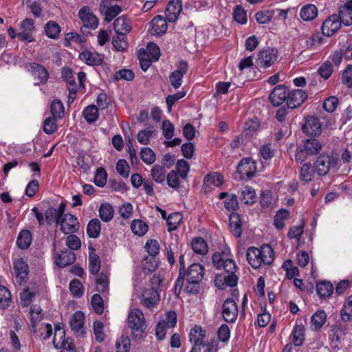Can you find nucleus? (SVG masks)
Masks as SVG:
<instances>
[{
    "mask_svg": "<svg viewBox=\"0 0 352 352\" xmlns=\"http://www.w3.org/2000/svg\"><path fill=\"white\" fill-rule=\"evenodd\" d=\"M246 257L248 263L254 269L262 265H270L274 261V251L269 245H263L260 249L250 247L247 250Z\"/></svg>",
    "mask_w": 352,
    "mask_h": 352,
    "instance_id": "obj_1",
    "label": "nucleus"
},
{
    "mask_svg": "<svg viewBox=\"0 0 352 352\" xmlns=\"http://www.w3.org/2000/svg\"><path fill=\"white\" fill-rule=\"evenodd\" d=\"M158 283V279L153 277L151 280V284L142 290L140 297V303L148 309H153L155 307L160 300V294L157 290L154 287V284Z\"/></svg>",
    "mask_w": 352,
    "mask_h": 352,
    "instance_id": "obj_2",
    "label": "nucleus"
},
{
    "mask_svg": "<svg viewBox=\"0 0 352 352\" xmlns=\"http://www.w3.org/2000/svg\"><path fill=\"white\" fill-rule=\"evenodd\" d=\"M230 254L229 250L216 252L212 256V264L217 270L223 269L230 274H234L237 267L235 261L230 257Z\"/></svg>",
    "mask_w": 352,
    "mask_h": 352,
    "instance_id": "obj_3",
    "label": "nucleus"
},
{
    "mask_svg": "<svg viewBox=\"0 0 352 352\" xmlns=\"http://www.w3.org/2000/svg\"><path fill=\"white\" fill-rule=\"evenodd\" d=\"M53 344L56 349H61V352H76L74 346L69 338H65V333L62 325H56Z\"/></svg>",
    "mask_w": 352,
    "mask_h": 352,
    "instance_id": "obj_4",
    "label": "nucleus"
},
{
    "mask_svg": "<svg viewBox=\"0 0 352 352\" xmlns=\"http://www.w3.org/2000/svg\"><path fill=\"white\" fill-rule=\"evenodd\" d=\"M278 52L276 48L267 47L261 50L256 56L255 63L259 68H268L278 59Z\"/></svg>",
    "mask_w": 352,
    "mask_h": 352,
    "instance_id": "obj_5",
    "label": "nucleus"
},
{
    "mask_svg": "<svg viewBox=\"0 0 352 352\" xmlns=\"http://www.w3.org/2000/svg\"><path fill=\"white\" fill-rule=\"evenodd\" d=\"M127 322L129 327L131 329L133 333L135 331L142 333L146 329L144 315L140 309L132 308L130 309L128 314Z\"/></svg>",
    "mask_w": 352,
    "mask_h": 352,
    "instance_id": "obj_6",
    "label": "nucleus"
},
{
    "mask_svg": "<svg viewBox=\"0 0 352 352\" xmlns=\"http://www.w3.org/2000/svg\"><path fill=\"white\" fill-rule=\"evenodd\" d=\"M58 224L60 226V230L65 234H73L79 229L78 219L69 213L64 214L63 212Z\"/></svg>",
    "mask_w": 352,
    "mask_h": 352,
    "instance_id": "obj_7",
    "label": "nucleus"
},
{
    "mask_svg": "<svg viewBox=\"0 0 352 352\" xmlns=\"http://www.w3.org/2000/svg\"><path fill=\"white\" fill-rule=\"evenodd\" d=\"M20 32L19 40L25 43H31L34 41L33 32L34 30V20L30 18L25 19L19 24Z\"/></svg>",
    "mask_w": 352,
    "mask_h": 352,
    "instance_id": "obj_8",
    "label": "nucleus"
},
{
    "mask_svg": "<svg viewBox=\"0 0 352 352\" xmlns=\"http://www.w3.org/2000/svg\"><path fill=\"white\" fill-rule=\"evenodd\" d=\"M99 10L104 16V21L107 22L111 21L122 11L118 5L113 4L110 0H102Z\"/></svg>",
    "mask_w": 352,
    "mask_h": 352,
    "instance_id": "obj_9",
    "label": "nucleus"
},
{
    "mask_svg": "<svg viewBox=\"0 0 352 352\" xmlns=\"http://www.w3.org/2000/svg\"><path fill=\"white\" fill-rule=\"evenodd\" d=\"M237 172L242 179L254 177L256 172V162L251 158L242 159L238 165Z\"/></svg>",
    "mask_w": 352,
    "mask_h": 352,
    "instance_id": "obj_10",
    "label": "nucleus"
},
{
    "mask_svg": "<svg viewBox=\"0 0 352 352\" xmlns=\"http://www.w3.org/2000/svg\"><path fill=\"white\" fill-rule=\"evenodd\" d=\"M238 307L233 299H226L222 306V316L227 322H233L238 316Z\"/></svg>",
    "mask_w": 352,
    "mask_h": 352,
    "instance_id": "obj_11",
    "label": "nucleus"
},
{
    "mask_svg": "<svg viewBox=\"0 0 352 352\" xmlns=\"http://www.w3.org/2000/svg\"><path fill=\"white\" fill-rule=\"evenodd\" d=\"M78 16L83 24V27L89 29H96L98 25V20L89 7L84 6L78 12Z\"/></svg>",
    "mask_w": 352,
    "mask_h": 352,
    "instance_id": "obj_12",
    "label": "nucleus"
},
{
    "mask_svg": "<svg viewBox=\"0 0 352 352\" xmlns=\"http://www.w3.org/2000/svg\"><path fill=\"white\" fill-rule=\"evenodd\" d=\"M341 23L338 15H331L323 22L322 25V32L323 35L331 36L340 28Z\"/></svg>",
    "mask_w": 352,
    "mask_h": 352,
    "instance_id": "obj_13",
    "label": "nucleus"
},
{
    "mask_svg": "<svg viewBox=\"0 0 352 352\" xmlns=\"http://www.w3.org/2000/svg\"><path fill=\"white\" fill-rule=\"evenodd\" d=\"M302 131L309 135H318L321 133L322 125L319 119L314 116H308L302 125Z\"/></svg>",
    "mask_w": 352,
    "mask_h": 352,
    "instance_id": "obj_14",
    "label": "nucleus"
},
{
    "mask_svg": "<svg viewBox=\"0 0 352 352\" xmlns=\"http://www.w3.org/2000/svg\"><path fill=\"white\" fill-rule=\"evenodd\" d=\"M28 69L31 72L37 84L45 83L48 78L49 74L47 69L42 65L32 63L27 65Z\"/></svg>",
    "mask_w": 352,
    "mask_h": 352,
    "instance_id": "obj_15",
    "label": "nucleus"
},
{
    "mask_svg": "<svg viewBox=\"0 0 352 352\" xmlns=\"http://www.w3.org/2000/svg\"><path fill=\"white\" fill-rule=\"evenodd\" d=\"M306 92L302 89H295L289 91L287 104L290 109H295L300 106L307 99Z\"/></svg>",
    "mask_w": 352,
    "mask_h": 352,
    "instance_id": "obj_16",
    "label": "nucleus"
},
{
    "mask_svg": "<svg viewBox=\"0 0 352 352\" xmlns=\"http://www.w3.org/2000/svg\"><path fill=\"white\" fill-rule=\"evenodd\" d=\"M14 270L16 281L21 284L26 281L28 276V265L23 258H16L14 261Z\"/></svg>",
    "mask_w": 352,
    "mask_h": 352,
    "instance_id": "obj_17",
    "label": "nucleus"
},
{
    "mask_svg": "<svg viewBox=\"0 0 352 352\" xmlns=\"http://www.w3.org/2000/svg\"><path fill=\"white\" fill-rule=\"evenodd\" d=\"M187 63L185 61H181L178 64L177 69L171 73L169 76V79L171 85L175 89H177L182 85V78L184 75L187 72Z\"/></svg>",
    "mask_w": 352,
    "mask_h": 352,
    "instance_id": "obj_18",
    "label": "nucleus"
},
{
    "mask_svg": "<svg viewBox=\"0 0 352 352\" xmlns=\"http://www.w3.org/2000/svg\"><path fill=\"white\" fill-rule=\"evenodd\" d=\"M289 91L283 85H278L274 88L270 95V99L274 106H279L287 100Z\"/></svg>",
    "mask_w": 352,
    "mask_h": 352,
    "instance_id": "obj_19",
    "label": "nucleus"
},
{
    "mask_svg": "<svg viewBox=\"0 0 352 352\" xmlns=\"http://www.w3.org/2000/svg\"><path fill=\"white\" fill-rule=\"evenodd\" d=\"M204 268L198 263H193L189 266L186 278L187 282L190 283H199L204 278Z\"/></svg>",
    "mask_w": 352,
    "mask_h": 352,
    "instance_id": "obj_20",
    "label": "nucleus"
},
{
    "mask_svg": "<svg viewBox=\"0 0 352 352\" xmlns=\"http://www.w3.org/2000/svg\"><path fill=\"white\" fill-rule=\"evenodd\" d=\"M166 19L158 15L150 22L149 32L152 35L162 36L167 30Z\"/></svg>",
    "mask_w": 352,
    "mask_h": 352,
    "instance_id": "obj_21",
    "label": "nucleus"
},
{
    "mask_svg": "<svg viewBox=\"0 0 352 352\" xmlns=\"http://www.w3.org/2000/svg\"><path fill=\"white\" fill-rule=\"evenodd\" d=\"M182 10V2L179 0L169 1L166 6L165 15L169 22H175Z\"/></svg>",
    "mask_w": 352,
    "mask_h": 352,
    "instance_id": "obj_22",
    "label": "nucleus"
},
{
    "mask_svg": "<svg viewBox=\"0 0 352 352\" xmlns=\"http://www.w3.org/2000/svg\"><path fill=\"white\" fill-rule=\"evenodd\" d=\"M79 58L88 65H99L103 60L104 55L96 52L85 50L80 53Z\"/></svg>",
    "mask_w": 352,
    "mask_h": 352,
    "instance_id": "obj_23",
    "label": "nucleus"
},
{
    "mask_svg": "<svg viewBox=\"0 0 352 352\" xmlns=\"http://www.w3.org/2000/svg\"><path fill=\"white\" fill-rule=\"evenodd\" d=\"M237 276L235 274L223 275L217 274L214 278V285L220 289L226 287H233L237 283Z\"/></svg>",
    "mask_w": 352,
    "mask_h": 352,
    "instance_id": "obj_24",
    "label": "nucleus"
},
{
    "mask_svg": "<svg viewBox=\"0 0 352 352\" xmlns=\"http://www.w3.org/2000/svg\"><path fill=\"white\" fill-rule=\"evenodd\" d=\"M76 259L74 253L71 251L65 250L56 253L54 255V262L60 267H65L67 265L72 264Z\"/></svg>",
    "mask_w": 352,
    "mask_h": 352,
    "instance_id": "obj_25",
    "label": "nucleus"
},
{
    "mask_svg": "<svg viewBox=\"0 0 352 352\" xmlns=\"http://www.w3.org/2000/svg\"><path fill=\"white\" fill-rule=\"evenodd\" d=\"M84 314L80 311H76L70 318L69 321L72 330L79 334L84 333Z\"/></svg>",
    "mask_w": 352,
    "mask_h": 352,
    "instance_id": "obj_26",
    "label": "nucleus"
},
{
    "mask_svg": "<svg viewBox=\"0 0 352 352\" xmlns=\"http://www.w3.org/2000/svg\"><path fill=\"white\" fill-rule=\"evenodd\" d=\"M113 28L117 34L126 36L131 30V23L126 16H121L115 20Z\"/></svg>",
    "mask_w": 352,
    "mask_h": 352,
    "instance_id": "obj_27",
    "label": "nucleus"
},
{
    "mask_svg": "<svg viewBox=\"0 0 352 352\" xmlns=\"http://www.w3.org/2000/svg\"><path fill=\"white\" fill-rule=\"evenodd\" d=\"M65 211V205L61 204L58 208H50L45 212V219L47 224H52L55 221L57 224L58 220Z\"/></svg>",
    "mask_w": 352,
    "mask_h": 352,
    "instance_id": "obj_28",
    "label": "nucleus"
},
{
    "mask_svg": "<svg viewBox=\"0 0 352 352\" xmlns=\"http://www.w3.org/2000/svg\"><path fill=\"white\" fill-rule=\"evenodd\" d=\"M339 20L344 25L349 26L352 24V7L349 5L341 3L339 6Z\"/></svg>",
    "mask_w": 352,
    "mask_h": 352,
    "instance_id": "obj_29",
    "label": "nucleus"
},
{
    "mask_svg": "<svg viewBox=\"0 0 352 352\" xmlns=\"http://www.w3.org/2000/svg\"><path fill=\"white\" fill-rule=\"evenodd\" d=\"M318 16V8L313 4H307L302 7L300 16L305 21H311Z\"/></svg>",
    "mask_w": 352,
    "mask_h": 352,
    "instance_id": "obj_30",
    "label": "nucleus"
},
{
    "mask_svg": "<svg viewBox=\"0 0 352 352\" xmlns=\"http://www.w3.org/2000/svg\"><path fill=\"white\" fill-rule=\"evenodd\" d=\"M327 320V314L324 310H319L314 313L311 318V328L314 331H318L324 325Z\"/></svg>",
    "mask_w": 352,
    "mask_h": 352,
    "instance_id": "obj_31",
    "label": "nucleus"
},
{
    "mask_svg": "<svg viewBox=\"0 0 352 352\" xmlns=\"http://www.w3.org/2000/svg\"><path fill=\"white\" fill-rule=\"evenodd\" d=\"M191 248L195 254L200 255H205L208 252V244L201 237H195L192 239Z\"/></svg>",
    "mask_w": 352,
    "mask_h": 352,
    "instance_id": "obj_32",
    "label": "nucleus"
},
{
    "mask_svg": "<svg viewBox=\"0 0 352 352\" xmlns=\"http://www.w3.org/2000/svg\"><path fill=\"white\" fill-rule=\"evenodd\" d=\"M306 154L309 155H315L319 153L322 148V144L316 139H307L302 145Z\"/></svg>",
    "mask_w": 352,
    "mask_h": 352,
    "instance_id": "obj_33",
    "label": "nucleus"
},
{
    "mask_svg": "<svg viewBox=\"0 0 352 352\" xmlns=\"http://www.w3.org/2000/svg\"><path fill=\"white\" fill-rule=\"evenodd\" d=\"M292 342L295 346H301L305 338V329L302 324H296L292 333Z\"/></svg>",
    "mask_w": 352,
    "mask_h": 352,
    "instance_id": "obj_34",
    "label": "nucleus"
},
{
    "mask_svg": "<svg viewBox=\"0 0 352 352\" xmlns=\"http://www.w3.org/2000/svg\"><path fill=\"white\" fill-rule=\"evenodd\" d=\"M220 199H226L224 206L228 211H234L238 208L237 197L234 194L221 192L219 195Z\"/></svg>",
    "mask_w": 352,
    "mask_h": 352,
    "instance_id": "obj_35",
    "label": "nucleus"
},
{
    "mask_svg": "<svg viewBox=\"0 0 352 352\" xmlns=\"http://www.w3.org/2000/svg\"><path fill=\"white\" fill-rule=\"evenodd\" d=\"M223 183V177L217 173L207 175L204 177V186L208 188H211L212 186H221Z\"/></svg>",
    "mask_w": 352,
    "mask_h": 352,
    "instance_id": "obj_36",
    "label": "nucleus"
},
{
    "mask_svg": "<svg viewBox=\"0 0 352 352\" xmlns=\"http://www.w3.org/2000/svg\"><path fill=\"white\" fill-rule=\"evenodd\" d=\"M189 340L193 346L197 344H201L204 342V338L205 337V331L201 327L195 326L191 329L189 333Z\"/></svg>",
    "mask_w": 352,
    "mask_h": 352,
    "instance_id": "obj_37",
    "label": "nucleus"
},
{
    "mask_svg": "<svg viewBox=\"0 0 352 352\" xmlns=\"http://www.w3.org/2000/svg\"><path fill=\"white\" fill-rule=\"evenodd\" d=\"M44 31L48 38L56 39L58 37L61 28L56 22L50 21L45 25Z\"/></svg>",
    "mask_w": 352,
    "mask_h": 352,
    "instance_id": "obj_38",
    "label": "nucleus"
},
{
    "mask_svg": "<svg viewBox=\"0 0 352 352\" xmlns=\"http://www.w3.org/2000/svg\"><path fill=\"white\" fill-rule=\"evenodd\" d=\"M324 38L319 34H314L309 37L305 46L308 50H317L324 44Z\"/></svg>",
    "mask_w": 352,
    "mask_h": 352,
    "instance_id": "obj_39",
    "label": "nucleus"
},
{
    "mask_svg": "<svg viewBox=\"0 0 352 352\" xmlns=\"http://www.w3.org/2000/svg\"><path fill=\"white\" fill-rule=\"evenodd\" d=\"M155 135V129L153 126H148L146 129L139 131L137 139L141 144H148L150 138Z\"/></svg>",
    "mask_w": 352,
    "mask_h": 352,
    "instance_id": "obj_40",
    "label": "nucleus"
},
{
    "mask_svg": "<svg viewBox=\"0 0 352 352\" xmlns=\"http://www.w3.org/2000/svg\"><path fill=\"white\" fill-rule=\"evenodd\" d=\"M241 200L246 204H252L256 201L254 189L250 186H245L241 190Z\"/></svg>",
    "mask_w": 352,
    "mask_h": 352,
    "instance_id": "obj_41",
    "label": "nucleus"
},
{
    "mask_svg": "<svg viewBox=\"0 0 352 352\" xmlns=\"http://www.w3.org/2000/svg\"><path fill=\"white\" fill-rule=\"evenodd\" d=\"M316 170L319 175H326L330 167V159L328 156H320L316 161Z\"/></svg>",
    "mask_w": 352,
    "mask_h": 352,
    "instance_id": "obj_42",
    "label": "nucleus"
},
{
    "mask_svg": "<svg viewBox=\"0 0 352 352\" xmlns=\"http://www.w3.org/2000/svg\"><path fill=\"white\" fill-rule=\"evenodd\" d=\"M230 228L232 233L236 237H240L241 235V221L238 214L232 213L230 215Z\"/></svg>",
    "mask_w": 352,
    "mask_h": 352,
    "instance_id": "obj_43",
    "label": "nucleus"
},
{
    "mask_svg": "<svg viewBox=\"0 0 352 352\" xmlns=\"http://www.w3.org/2000/svg\"><path fill=\"white\" fill-rule=\"evenodd\" d=\"M317 293L322 298H326L330 296L333 292V286L329 281H321L317 285Z\"/></svg>",
    "mask_w": 352,
    "mask_h": 352,
    "instance_id": "obj_44",
    "label": "nucleus"
},
{
    "mask_svg": "<svg viewBox=\"0 0 352 352\" xmlns=\"http://www.w3.org/2000/svg\"><path fill=\"white\" fill-rule=\"evenodd\" d=\"M152 179L157 183L162 184L166 179V170L164 166L156 164L151 170Z\"/></svg>",
    "mask_w": 352,
    "mask_h": 352,
    "instance_id": "obj_45",
    "label": "nucleus"
},
{
    "mask_svg": "<svg viewBox=\"0 0 352 352\" xmlns=\"http://www.w3.org/2000/svg\"><path fill=\"white\" fill-rule=\"evenodd\" d=\"M82 114L88 123H94L98 118V109L95 105H89L84 109Z\"/></svg>",
    "mask_w": 352,
    "mask_h": 352,
    "instance_id": "obj_46",
    "label": "nucleus"
},
{
    "mask_svg": "<svg viewBox=\"0 0 352 352\" xmlns=\"http://www.w3.org/2000/svg\"><path fill=\"white\" fill-rule=\"evenodd\" d=\"M132 232L137 236L144 235L148 231L147 224L142 220L135 219L131 224Z\"/></svg>",
    "mask_w": 352,
    "mask_h": 352,
    "instance_id": "obj_47",
    "label": "nucleus"
},
{
    "mask_svg": "<svg viewBox=\"0 0 352 352\" xmlns=\"http://www.w3.org/2000/svg\"><path fill=\"white\" fill-rule=\"evenodd\" d=\"M289 212L288 210L281 209L278 210L274 217V226L278 230L283 229L285 226V221L288 219Z\"/></svg>",
    "mask_w": 352,
    "mask_h": 352,
    "instance_id": "obj_48",
    "label": "nucleus"
},
{
    "mask_svg": "<svg viewBox=\"0 0 352 352\" xmlns=\"http://www.w3.org/2000/svg\"><path fill=\"white\" fill-rule=\"evenodd\" d=\"M182 218V214L179 212L170 214L166 219V223L168 227V230L170 232L176 230L181 223Z\"/></svg>",
    "mask_w": 352,
    "mask_h": 352,
    "instance_id": "obj_49",
    "label": "nucleus"
},
{
    "mask_svg": "<svg viewBox=\"0 0 352 352\" xmlns=\"http://www.w3.org/2000/svg\"><path fill=\"white\" fill-rule=\"evenodd\" d=\"M99 216L104 222L111 221L113 217V209L112 206L107 203L102 204L99 209Z\"/></svg>",
    "mask_w": 352,
    "mask_h": 352,
    "instance_id": "obj_50",
    "label": "nucleus"
},
{
    "mask_svg": "<svg viewBox=\"0 0 352 352\" xmlns=\"http://www.w3.org/2000/svg\"><path fill=\"white\" fill-rule=\"evenodd\" d=\"M31 234L28 230L21 231L17 238L16 243L21 249H27L31 244Z\"/></svg>",
    "mask_w": 352,
    "mask_h": 352,
    "instance_id": "obj_51",
    "label": "nucleus"
},
{
    "mask_svg": "<svg viewBox=\"0 0 352 352\" xmlns=\"http://www.w3.org/2000/svg\"><path fill=\"white\" fill-rule=\"evenodd\" d=\"M100 222L98 219H91L87 225V232L92 238H96L100 232Z\"/></svg>",
    "mask_w": 352,
    "mask_h": 352,
    "instance_id": "obj_52",
    "label": "nucleus"
},
{
    "mask_svg": "<svg viewBox=\"0 0 352 352\" xmlns=\"http://www.w3.org/2000/svg\"><path fill=\"white\" fill-rule=\"evenodd\" d=\"M116 347L117 352H129L131 348L129 338L122 335L117 339Z\"/></svg>",
    "mask_w": 352,
    "mask_h": 352,
    "instance_id": "obj_53",
    "label": "nucleus"
},
{
    "mask_svg": "<svg viewBox=\"0 0 352 352\" xmlns=\"http://www.w3.org/2000/svg\"><path fill=\"white\" fill-rule=\"evenodd\" d=\"M275 13V10H261L256 13V21L261 24L269 23Z\"/></svg>",
    "mask_w": 352,
    "mask_h": 352,
    "instance_id": "obj_54",
    "label": "nucleus"
},
{
    "mask_svg": "<svg viewBox=\"0 0 352 352\" xmlns=\"http://www.w3.org/2000/svg\"><path fill=\"white\" fill-rule=\"evenodd\" d=\"M314 174V170L310 164L306 163L302 165L300 173L301 180L308 182L312 179Z\"/></svg>",
    "mask_w": 352,
    "mask_h": 352,
    "instance_id": "obj_55",
    "label": "nucleus"
},
{
    "mask_svg": "<svg viewBox=\"0 0 352 352\" xmlns=\"http://www.w3.org/2000/svg\"><path fill=\"white\" fill-rule=\"evenodd\" d=\"M341 314L344 321H348L352 318V295L346 300Z\"/></svg>",
    "mask_w": 352,
    "mask_h": 352,
    "instance_id": "obj_56",
    "label": "nucleus"
},
{
    "mask_svg": "<svg viewBox=\"0 0 352 352\" xmlns=\"http://www.w3.org/2000/svg\"><path fill=\"white\" fill-rule=\"evenodd\" d=\"M305 223L300 222L298 226H294L290 228L289 230L287 236L290 239H294L299 241L301 235L304 232Z\"/></svg>",
    "mask_w": 352,
    "mask_h": 352,
    "instance_id": "obj_57",
    "label": "nucleus"
},
{
    "mask_svg": "<svg viewBox=\"0 0 352 352\" xmlns=\"http://www.w3.org/2000/svg\"><path fill=\"white\" fill-rule=\"evenodd\" d=\"M51 113L54 118H60L64 113L63 103L58 100H54L51 103Z\"/></svg>",
    "mask_w": 352,
    "mask_h": 352,
    "instance_id": "obj_58",
    "label": "nucleus"
},
{
    "mask_svg": "<svg viewBox=\"0 0 352 352\" xmlns=\"http://www.w3.org/2000/svg\"><path fill=\"white\" fill-rule=\"evenodd\" d=\"M126 36L121 34L113 37L112 43L114 48L118 52H123L127 47V42Z\"/></svg>",
    "mask_w": 352,
    "mask_h": 352,
    "instance_id": "obj_59",
    "label": "nucleus"
},
{
    "mask_svg": "<svg viewBox=\"0 0 352 352\" xmlns=\"http://www.w3.org/2000/svg\"><path fill=\"white\" fill-rule=\"evenodd\" d=\"M181 179H183L175 170H171L166 176L167 184L171 188H178Z\"/></svg>",
    "mask_w": 352,
    "mask_h": 352,
    "instance_id": "obj_60",
    "label": "nucleus"
},
{
    "mask_svg": "<svg viewBox=\"0 0 352 352\" xmlns=\"http://www.w3.org/2000/svg\"><path fill=\"white\" fill-rule=\"evenodd\" d=\"M10 301L11 295L8 289L3 286H0V307L4 309L8 307Z\"/></svg>",
    "mask_w": 352,
    "mask_h": 352,
    "instance_id": "obj_61",
    "label": "nucleus"
},
{
    "mask_svg": "<svg viewBox=\"0 0 352 352\" xmlns=\"http://www.w3.org/2000/svg\"><path fill=\"white\" fill-rule=\"evenodd\" d=\"M141 159L146 164H152L155 161V155L148 147L143 148L141 151Z\"/></svg>",
    "mask_w": 352,
    "mask_h": 352,
    "instance_id": "obj_62",
    "label": "nucleus"
},
{
    "mask_svg": "<svg viewBox=\"0 0 352 352\" xmlns=\"http://www.w3.org/2000/svg\"><path fill=\"white\" fill-rule=\"evenodd\" d=\"M146 53L151 60L156 61L160 56L159 47L154 43H149L146 47Z\"/></svg>",
    "mask_w": 352,
    "mask_h": 352,
    "instance_id": "obj_63",
    "label": "nucleus"
},
{
    "mask_svg": "<svg viewBox=\"0 0 352 352\" xmlns=\"http://www.w3.org/2000/svg\"><path fill=\"white\" fill-rule=\"evenodd\" d=\"M160 321L164 322V324L166 328L172 329L177 324V314L175 311H169L166 313L165 318Z\"/></svg>",
    "mask_w": 352,
    "mask_h": 352,
    "instance_id": "obj_64",
    "label": "nucleus"
}]
</instances>
